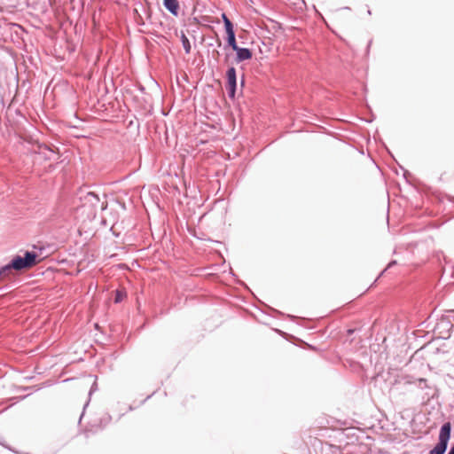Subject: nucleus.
Instances as JSON below:
<instances>
[{
	"label": "nucleus",
	"mask_w": 454,
	"mask_h": 454,
	"mask_svg": "<svg viewBox=\"0 0 454 454\" xmlns=\"http://www.w3.org/2000/svg\"><path fill=\"white\" fill-rule=\"evenodd\" d=\"M126 296V293L121 290H117L115 294V302H121Z\"/></svg>",
	"instance_id": "nucleus-9"
},
{
	"label": "nucleus",
	"mask_w": 454,
	"mask_h": 454,
	"mask_svg": "<svg viewBox=\"0 0 454 454\" xmlns=\"http://www.w3.org/2000/svg\"><path fill=\"white\" fill-rule=\"evenodd\" d=\"M37 257L38 255L34 252H26L24 257L17 255L11 263L4 266V271H7L9 275L12 270L20 271L31 269L38 263Z\"/></svg>",
	"instance_id": "nucleus-1"
},
{
	"label": "nucleus",
	"mask_w": 454,
	"mask_h": 454,
	"mask_svg": "<svg viewBox=\"0 0 454 454\" xmlns=\"http://www.w3.org/2000/svg\"><path fill=\"white\" fill-rule=\"evenodd\" d=\"M449 454H454V446L450 449Z\"/></svg>",
	"instance_id": "nucleus-13"
},
{
	"label": "nucleus",
	"mask_w": 454,
	"mask_h": 454,
	"mask_svg": "<svg viewBox=\"0 0 454 454\" xmlns=\"http://www.w3.org/2000/svg\"><path fill=\"white\" fill-rule=\"evenodd\" d=\"M222 19L224 22L226 32L232 31L233 30L232 23L231 22V20H229V18L226 16L225 13L222 14Z\"/></svg>",
	"instance_id": "nucleus-7"
},
{
	"label": "nucleus",
	"mask_w": 454,
	"mask_h": 454,
	"mask_svg": "<svg viewBox=\"0 0 454 454\" xmlns=\"http://www.w3.org/2000/svg\"><path fill=\"white\" fill-rule=\"evenodd\" d=\"M227 80H228V86L230 90V96L234 97L235 94V89H236V70L234 67H231L227 71Z\"/></svg>",
	"instance_id": "nucleus-3"
},
{
	"label": "nucleus",
	"mask_w": 454,
	"mask_h": 454,
	"mask_svg": "<svg viewBox=\"0 0 454 454\" xmlns=\"http://www.w3.org/2000/svg\"><path fill=\"white\" fill-rule=\"evenodd\" d=\"M181 39H182V43H183L185 52L190 53L191 44H190L189 39L186 37V35L184 34H182Z\"/></svg>",
	"instance_id": "nucleus-8"
},
{
	"label": "nucleus",
	"mask_w": 454,
	"mask_h": 454,
	"mask_svg": "<svg viewBox=\"0 0 454 454\" xmlns=\"http://www.w3.org/2000/svg\"><path fill=\"white\" fill-rule=\"evenodd\" d=\"M163 4L169 12L173 15H177L179 10L177 0H163Z\"/></svg>",
	"instance_id": "nucleus-5"
},
{
	"label": "nucleus",
	"mask_w": 454,
	"mask_h": 454,
	"mask_svg": "<svg viewBox=\"0 0 454 454\" xmlns=\"http://www.w3.org/2000/svg\"><path fill=\"white\" fill-rule=\"evenodd\" d=\"M86 200H88L90 202H93L94 200L98 201V196L93 192H89L86 196Z\"/></svg>",
	"instance_id": "nucleus-10"
},
{
	"label": "nucleus",
	"mask_w": 454,
	"mask_h": 454,
	"mask_svg": "<svg viewBox=\"0 0 454 454\" xmlns=\"http://www.w3.org/2000/svg\"><path fill=\"white\" fill-rule=\"evenodd\" d=\"M234 51L237 52V61L239 62L247 60L252 58V52L249 49L238 47L237 50Z\"/></svg>",
	"instance_id": "nucleus-4"
},
{
	"label": "nucleus",
	"mask_w": 454,
	"mask_h": 454,
	"mask_svg": "<svg viewBox=\"0 0 454 454\" xmlns=\"http://www.w3.org/2000/svg\"><path fill=\"white\" fill-rule=\"evenodd\" d=\"M7 271H4V267L0 269V279L5 276H7Z\"/></svg>",
	"instance_id": "nucleus-12"
},
{
	"label": "nucleus",
	"mask_w": 454,
	"mask_h": 454,
	"mask_svg": "<svg viewBox=\"0 0 454 454\" xmlns=\"http://www.w3.org/2000/svg\"><path fill=\"white\" fill-rule=\"evenodd\" d=\"M94 434V431L92 429H85L83 432V434L86 439H89L90 434Z\"/></svg>",
	"instance_id": "nucleus-11"
},
{
	"label": "nucleus",
	"mask_w": 454,
	"mask_h": 454,
	"mask_svg": "<svg viewBox=\"0 0 454 454\" xmlns=\"http://www.w3.org/2000/svg\"><path fill=\"white\" fill-rule=\"evenodd\" d=\"M450 430L451 425L450 422L442 425L439 433V442L434 449L430 450L429 454H443L445 452L450 437Z\"/></svg>",
	"instance_id": "nucleus-2"
},
{
	"label": "nucleus",
	"mask_w": 454,
	"mask_h": 454,
	"mask_svg": "<svg viewBox=\"0 0 454 454\" xmlns=\"http://www.w3.org/2000/svg\"><path fill=\"white\" fill-rule=\"evenodd\" d=\"M226 33H227V35H228V43H229V45H230L233 50H237V48H238L239 46L237 45V43H236L234 30H232V31H229V32H226Z\"/></svg>",
	"instance_id": "nucleus-6"
}]
</instances>
